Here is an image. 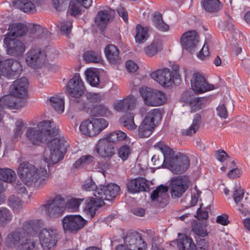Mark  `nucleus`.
Wrapping results in <instances>:
<instances>
[{"label":"nucleus","mask_w":250,"mask_h":250,"mask_svg":"<svg viewBox=\"0 0 250 250\" xmlns=\"http://www.w3.org/2000/svg\"><path fill=\"white\" fill-rule=\"evenodd\" d=\"M85 91L83 82L78 73L75 74L69 80L66 86V93L71 98H79Z\"/></svg>","instance_id":"obj_12"},{"label":"nucleus","mask_w":250,"mask_h":250,"mask_svg":"<svg viewBox=\"0 0 250 250\" xmlns=\"http://www.w3.org/2000/svg\"><path fill=\"white\" fill-rule=\"evenodd\" d=\"M192 230L196 234L199 236H205L207 235L205 226L196 225L193 227Z\"/></svg>","instance_id":"obj_58"},{"label":"nucleus","mask_w":250,"mask_h":250,"mask_svg":"<svg viewBox=\"0 0 250 250\" xmlns=\"http://www.w3.org/2000/svg\"><path fill=\"white\" fill-rule=\"evenodd\" d=\"M192 90L198 94L202 93L214 89V86L208 83L204 76L200 73L195 72L190 80Z\"/></svg>","instance_id":"obj_16"},{"label":"nucleus","mask_w":250,"mask_h":250,"mask_svg":"<svg viewBox=\"0 0 250 250\" xmlns=\"http://www.w3.org/2000/svg\"><path fill=\"white\" fill-rule=\"evenodd\" d=\"M59 129L52 121H43L40 122L36 127H29L25 136L32 145H39L47 143L59 133Z\"/></svg>","instance_id":"obj_2"},{"label":"nucleus","mask_w":250,"mask_h":250,"mask_svg":"<svg viewBox=\"0 0 250 250\" xmlns=\"http://www.w3.org/2000/svg\"><path fill=\"white\" fill-rule=\"evenodd\" d=\"M155 127L151 123L143 120L138 127V135L141 138L148 137L152 133Z\"/></svg>","instance_id":"obj_34"},{"label":"nucleus","mask_w":250,"mask_h":250,"mask_svg":"<svg viewBox=\"0 0 250 250\" xmlns=\"http://www.w3.org/2000/svg\"><path fill=\"white\" fill-rule=\"evenodd\" d=\"M209 54L208 46L205 44L200 52L197 54V57L200 59L204 60L209 56Z\"/></svg>","instance_id":"obj_59"},{"label":"nucleus","mask_w":250,"mask_h":250,"mask_svg":"<svg viewBox=\"0 0 250 250\" xmlns=\"http://www.w3.org/2000/svg\"><path fill=\"white\" fill-rule=\"evenodd\" d=\"M114 11L109 8L100 11L95 19V23L100 28H105L106 24L113 15Z\"/></svg>","instance_id":"obj_26"},{"label":"nucleus","mask_w":250,"mask_h":250,"mask_svg":"<svg viewBox=\"0 0 250 250\" xmlns=\"http://www.w3.org/2000/svg\"><path fill=\"white\" fill-rule=\"evenodd\" d=\"M94 159V157L90 155H83L75 162L73 167L77 168L82 166L90 164Z\"/></svg>","instance_id":"obj_50"},{"label":"nucleus","mask_w":250,"mask_h":250,"mask_svg":"<svg viewBox=\"0 0 250 250\" xmlns=\"http://www.w3.org/2000/svg\"><path fill=\"white\" fill-rule=\"evenodd\" d=\"M124 242L125 245L130 250H143L146 246L141 234L135 231L128 233Z\"/></svg>","instance_id":"obj_19"},{"label":"nucleus","mask_w":250,"mask_h":250,"mask_svg":"<svg viewBox=\"0 0 250 250\" xmlns=\"http://www.w3.org/2000/svg\"><path fill=\"white\" fill-rule=\"evenodd\" d=\"M104 51L107 59L111 63H116L119 62V50L115 46L109 45Z\"/></svg>","instance_id":"obj_36"},{"label":"nucleus","mask_w":250,"mask_h":250,"mask_svg":"<svg viewBox=\"0 0 250 250\" xmlns=\"http://www.w3.org/2000/svg\"><path fill=\"white\" fill-rule=\"evenodd\" d=\"M117 11L120 16L123 18L125 22H127L128 21V15L125 9L122 6H120L118 8Z\"/></svg>","instance_id":"obj_62"},{"label":"nucleus","mask_w":250,"mask_h":250,"mask_svg":"<svg viewBox=\"0 0 250 250\" xmlns=\"http://www.w3.org/2000/svg\"><path fill=\"white\" fill-rule=\"evenodd\" d=\"M50 103L54 109L59 113H62L64 111V100L58 96H53L50 98Z\"/></svg>","instance_id":"obj_42"},{"label":"nucleus","mask_w":250,"mask_h":250,"mask_svg":"<svg viewBox=\"0 0 250 250\" xmlns=\"http://www.w3.org/2000/svg\"><path fill=\"white\" fill-rule=\"evenodd\" d=\"M153 23L155 27L159 30L166 32L169 29V26L165 23L163 20L162 16L160 13L156 12L154 14Z\"/></svg>","instance_id":"obj_40"},{"label":"nucleus","mask_w":250,"mask_h":250,"mask_svg":"<svg viewBox=\"0 0 250 250\" xmlns=\"http://www.w3.org/2000/svg\"><path fill=\"white\" fill-rule=\"evenodd\" d=\"M201 122V117L200 114H196L194 115V118L191 125L187 129L182 130V134L186 136H192L199 129Z\"/></svg>","instance_id":"obj_33"},{"label":"nucleus","mask_w":250,"mask_h":250,"mask_svg":"<svg viewBox=\"0 0 250 250\" xmlns=\"http://www.w3.org/2000/svg\"><path fill=\"white\" fill-rule=\"evenodd\" d=\"M134 115L132 113H128L125 116L121 119L124 125L130 130H134L137 128V125L134 121Z\"/></svg>","instance_id":"obj_47"},{"label":"nucleus","mask_w":250,"mask_h":250,"mask_svg":"<svg viewBox=\"0 0 250 250\" xmlns=\"http://www.w3.org/2000/svg\"><path fill=\"white\" fill-rule=\"evenodd\" d=\"M120 190V188L119 186L111 183L107 186L100 185L93 195L103 201L104 200H112L118 195Z\"/></svg>","instance_id":"obj_15"},{"label":"nucleus","mask_w":250,"mask_h":250,"mask_svg":"<svg viewBox=\"0 0 250 250\" xmlns=\"http://www.w3.org/2000/svg\"><path fill=\"white\" fill-rule=\"evenodd\" d=\"M137 100L134 97L129 96L123 100L115 102L114 103L113 107L114 109L118 112H125L127 110L133 108Z\"/></svg>","instance_id":"obj_24"},{"label":"nucleus","mask_w":250,"mask_h":250,"mask_svg":"<svg viewBox=\"0 0 250 250\" xmlns=\"http://www.w3.org/2000/svg\"><path fill=\"white\" fill-rule=\"evenodd\" d=\"M202 5L206 11L210 13L217 12L222 7V4L219 0H204Z\"/></svg>","instance_id":"obj_38"},{"label":"nucleus","mask_w":250,"mask_h":250,"mask_svg":"<svg viewBox=\"0 0 250 250\" xmlns=\"http://www.w3.org/2000/svg\"><path fill=\"white\" fill-rule=\"evenodd\" d=\"M190 181L188 177L180 176L171 179L169 188L173 198H179L189 187Z\"/></svg>","instance_id":"obj_10"},{"label":"nucleus","mask_w":250,"mask_h":250,"mask_svg":"<svg viewBox=\"0 0 250 250\" xmlns=\"http://www.w3.org/2000/svg\"><path fill=\"white\" fill-rule=\"evenodd\" d=\"M9 35L4 37V46L6 48L7 54L12 56H19L23 53L25 46L23 43L17 39L10 38Z\"/></svg>","instance_id":"obj_17"},{"label":"nucleus","mask_w":250,"mask_h":250,"mask_svg":"<svg viewBox=\"0 0 250 250\" xmlns=\"http://www.w3.org/2000/svg\"><path fill=\"white\" fill-rule=\"evenodd\" d=\"M87 81L92 86H97L100 83L99 73L94 68L87 69L85 71Z\"/></svg>","instance_id":"obj_37"},{"label":"nucleus","mask_w":250,"mask_h":250,"mask_svg":"<svg viewBox=\"0 0 250 250\" xmlns=\"http://www.w3.org/2000/svg\"><path fill=\"white\" fill-rule=\"evenodd\" d=\"M88 103H94L100 101L102 99V96L99 93H87L85 95Z\"/></svg>","instance_id":"obj_55"},{"label":"nucleus","mask_w":250,"mask_h":250,"mask_svg":"<svg viewBox=\"0 0 250 250\" xmlns=\"http://www.w3.org/2000/svg\"><path fill=\"white\" fill-rule=\"evenodd\" d=\"M117 143H120L123 141H127L128 137L126 134L121 130L117 131Z\"/></svg>","instance_id":"obj_63"},{"label":"nucleus","mask_w":250,"mask_h":250,"mask_svg":"<svg viewBox=\"0 0 250 250\" xmlns=\"http://www.w3.org/2000/svg\"><path fill=\"white\" fill-rule=\"evenodd\" d=\"M86 221L79 215H69L65 216L62 220L64 230L66 232H75L83 228Z\"/></svg>","instance_id":"obj_14"},{"label":"nucleus","mask_w":250,"mask_h":250,"mask_svg":"<svg viewBox=\"0 0 250 250\" xmlns=\"http://www.w3.org/2000/svg\"><path fill=\"white\" fill-rule=\"evenodd\" d=\"M188 101L191 112H195L202 108L205 99L199 97H191Z\"/></svg>","instance_id":"obj_45"},{"label":"nucleus","mask_w":250,"mask_h":250,"mask_svg":"<svg viewBox=\"0 0 250 250\" xmlns=\"http://www.w3.org/2000/svg\"><path fill=\"white\" fill-rule=\"evenodd\" d=\"M84 60L88 62L98 63L101 61V53L99 51H87L83 56Z\"/></svg>","instance_id":"obj_46"},{"label":"nucleus","mask_w":250,"mask_h":250,"mask_svg":"<svg viewBox=\"0 0 250 250\" xmlns=\"http://www.w3.org/2000/svg\"><path fill=\"white\" fill-rule=\"evenodd\" d=\"M199 42V36L194 30H190L184 33L180 39L183 48L190 52L195 50L198 46Z\"/></svg>","instance_id":"obj_18"},{"label":"nucleus","mask_w":250,"mask_h":250,"mask_svg":"<svg viewBox=\"0 0 250 250\" xmlns=\"http://www.w3.org/2000/svg\"><path fill=\"white\" fill-rule=\"evenodd\" d=\"M22 68L20 62L14 59H9L1 61L0 75L11 78L17 76L21 72Z\"/></svg>","instance_id":"obj_11"},{"label":"nucleus","mask_w":250,"mask_h":250,"mask_svg":"<svg viewBox=\"0 0 250 250\" xmlns=\"http://www.w3.org/2000/svg\"><path fill=\"white\" fill-rule=\"evenodd\" d=\"M162 119V115L161 110L158 108H154L150 110L147 112L145 115L144 120L148 122L149 124L151 123L153 126L156 127V124Z\"/></svg>","instance_id":"obj_32"},{"label":"nucleus","mask_w":250,"mask_h":250,"mask_svg":"<svg viewBox=\"0 0 250 250\" xmlns=\"http://www.w3.org/2000/svg\"><path fill=\"white\" fill-rule=\"evenodd\" d=\"M131 148L127 145L121 146L118 150V156L123 161L126 160L131 153Z\"/></svg>","instance_id":"obj_53"},{"label":"nucleus","mask_w":250,"mask_h":250,"mask_svg":"<svg viewBox=\"0 0 250 250\" xmlns=\"http://www.w3.org/2000/svg\"><path fill=\"white\" fill-rule=\"evenodd\" d=\"M96 150L99 156L103 158L110 157L115 153L113 146L105 139L99 141Z\"/></svg>","instance_id":"obj_23"},{"label":"nucleus","mask_w":250,"mask_h":250,"mask_svg":"<svg viewBox=\"0 0 250 250\" xmlns=\"http://www.w3.org/2000/svg\"><path fill=\"white\" fill-rule=\"evenodd\" d=\"M45 60V52L39 48H33L26 54L25 62L27 65L34 68H38L42 66Z\"/></svg>","instance_id":"obj_13"},{"label":"nucleus","mask_w":250,"mask_h":250,"mask_svg":"<svg viewBox=\"0 0 250 250\" xmlns=\"http://www.w3.org/2000/svg\"><path fill=\"white\" fill-rule=\"evenodd\" d=\"M13 4L15 7L26 13L33 14L37 11V5L30 0H15Z\"/></svg>","instance_id":"obj_28"},{"label":"nucleus","mask_w":250,"mask_h":250,"mask_svg":"<svg viewBox=\"0 0 250 250\" xmlns=\"http://www.w3.org/2000/svg\"><path fill=\"white\" fill-rule=\"evenodd\" d=\"M162 49V45L161 42L154 41L149 45L145 48V52L148 56L152 57L158 51H161Z\"/></svg>","instance_id":"obj_43"},{"label":"nucleus","mask_w":250,"mask_h":250,"mask_svg":"<svg viewBox=\"0 0 250 250\" xmlns=\"http://www.w3.org/2000/svg\"><path fill=\"white\" fill-rule=\"evenodd\" d=\"M40 244L44 250L54 248L59 239L58 230L53 227L44 228L41 229L39 234Z\"/></svg>","instance_id":"obj_8"},{"label":"nucleus","mask_w":250,"mask_h":250,"mask_svg":"<svg viewBox=\"0 0 250 250\" xmlns=\"http://www.w3.org/2000/svg\"><path fill=\"white\" fill-rule=\"evenodd\" d=\"M18 174L26 185L35 186L41 188L46 185L49 174L46 168L43 167H36L28 163L20 164L18 168Z\"/></svg>","instance_id":"obj_3"},{"label":"nucleus","mask_w":250,"mask_h":250,"mask_svg":"<svg viewBox=\"0 0 250 250\" xmlns=\"http://www.w3.org/2000/svg\"><path fill=\"white\" fill-rule=\"evenodd\" d=\"M8 206L16 212H20L23 208V202L18 197L12 195L7 200Z\"/></svg>","instance_id":"obj_41"},{"label":"nucleus","mask_w":250,"mask_h":250,"mask_svg":"<svg viewBox=\"0 0 250 250\" xmlns=\"http://www.w3.org/2000/svg\"><path fill=\"white\" fill-rule=\"evenodd\" d=\"M150 77L164 87H168L173 83L172 73L167 68L154 71L150 74Z\"/></svg>","instance_id":"obj_21"},{"label":"nucleus","mask_w":250,"mask_h":250,"mask_svg":"<svg viewBox=\"0 0 250 250\" xmlns=\"http://www.w3.org/2000/svg\"><path fill=\"white\" fill-rule=\"evenodd\" d=\"M47 146L43 155V160L48 165L59 162L63 157V153L68 146L67 142L59 133L47 143Z\"/></svg>","instance_id":"obj_4"},{"label":"nucleus","mask_w":250,"mask_h":250,"mask_svg":"<svg viewBox=\"0 0 250 250\" xmlns=\"http://www.w3.org/2000/svg\"><path fill=\"white\" fill-rule=\"evenodd\" d=\"M154 147L160 150L163 154V163H165L173 173L181 174L188 168L190 161L188 157L182 154L174 156V152L163 142H159Z\"/></svg>","instance_id":"obj_1"},{"label":"nucleus","mask_w":250,"mask_h":250,"mask_svg":"<svg viewBox=\"0 0 250 250\" xmlns=\"http://www.w3.org/2000/svg\"><path fill=\"white\" fill-rule=\"evenodd\" d=\"M104 202L101 199H98V197L90 198L86 200V205L84 207V211L91 218H92L95 214L98 208L102 206Z\"/></svg>","instance_id":"obj_27"},{"label":"nucleus","mask_w":250,"mask_h":250,"mask_svg":"<svg viewBox=\"0 0 250 250\" xmlns=\"http://www.w3.org/2000/svg\"><path fill=\"white\" fill-rule=\"evenodd\" d=\"M82 188L86 191H94V193L99 187H97L92 179H89L82 186Z\"/></svg>","instance_id":"obj_56"},{"label":"nucleus","mask_w":250,"mask_h":250,"mask_svg":"<svg viewBox=\"0 0 250 250\" xmlns=\"http://www.w3.org/2000/svg\"><path fill=\"white\" fill-rule=\"evenodd\" d=\"M218 115L221 118L226 119L228 117V111L224 104H220L217 108Z\"/></svg>","instance_id":"obj_60"},{"label":"nucleus","mask_w":250,"mask_h":250,"mask_svg":"<svg viewBox=\"0 0 250 250\" xmlns=\"http://www.w3.org/2000/svg\"><path fill=\"white\" fill-rule=\"evenodd\" d=\"M76 1L80 5L85 8H89L92 3V0H76Z\"/></svg>","instance_id":"obj_64"},{"label":"nucleus","mask_w":250,"mask_h":250,"mask_svg":"<svg viewBox=\"0 0 250 250\" xmlns=\"http://www.w3.org/2000/svg\"><path fill=\"white\" fill-rule=\"evenodd\" d=\"M177 240V246L179 250H196V247L192 239L185 235Z\"/></svg>","instance_id":"obj_30"},{"label":"nucleus","mask_w":250,"mask_h":250,"mask_svg":"<svg viewBox=\"0 0 250 250\" xmlns=\"http://www.w3.org/2000/svg\"><path fill=\"white\" fill-rule=\"evenodd\" d=\"M79 5L80 4H79L78 3H76V2L74 1H71L70 2L69 6V10L71 15L76 16L81 13V10Z\"/></svg>","instance_id":"obj_57"},{"label":"nucleus","mask_w":250,"mask_h":250,"mask_svg":"<svg viewBox=\"0 0 250 250\" xmlns=\"http://www.w3.org/2000/svg\"><path fill=\"white\" fill-rule=\"evenodd\" d=\"M70 103L76 108L82 110L85 108L89 107V104L87 101H85L81 98H74L70 100Z\"/></svg>","instance_id":"obj_49"},{"label":"nucleus","mask_w":250,"mask_h":250,"mask_svg":"<svg viewBox=\"0 0 250 250\" xmlns=\"http://www.w3.org/2000/svg\"><path fill=\"white\" fill-rule=\"evenodd\" d=\"M126 68L130 72H135L138 69V66L136 63L132 61H127L125 63Z\"/></svg>","instance_id":"obj_61"},{"label":"nucleus","mask_w":250,"mask_h":250,"mask_svg":"<svg viewBox=\"0 0 250 250\" xmlns=\"http://www.w3.org/2000/svg\"><path fill=\"white\" fill-rule=\"evenodd\" d=\"M167 188L166 186L161 185L153 191L151 195L152 201L162 203L163 200L167 197Z\"/></svg>","instance_id":"obj_31"},{"label":"nucleus","mask_w":250,"mask_h":250,"mask_svg":"<svg viewBox=\"0 0 250 250\" xmlns=\"http://www.w3.org/2000/svg\"><path fill=\"white\" fill-rule=\"evenodd\" d=\"M136 34L135 36L136 42L138 43L144 42L148 37V28L138 24L136 27Z\"/></svg>","instance_id":"obj_39"},{"label":"nucleus","mask_w":250,"mask_h":250,"mask_svg":"<svg viewBox=\"0 0 250 250\" xmlns=\"http://www.w3.org/2000/svg\"><path fill=\"white\" fill-rule=\"evenodd\" d=\"M9 32L4 35H9L10 38L17 39L19 37L24 35L27 32L26 25L22 23H14L10 25L8 27Z\"/></svg>","instance_id":"obj_29"},{"label":"nucleus","mask_w":250,"mask_h":250,"mask_svg":"<svg viewBox=\"0 0 250 250\" xmlns=\"http://www.w3.org/2000/svg\"><path fill=\"white\" fill-rule=\"evenodd\" d=\"M44 208L49 217H58L62 214L65 209V201L63 197L58 195L53 199L49 200L44 205Z\"/></svg>","instance_id":"obj_9"},{"label":"nucleus","mask_w":250,"mask_h":250,"mask_svg":"<svg viewBox=\"0 0 250 250\" xmlns=\"http://www.w3.org/2000/svg\"><path fill=\"white\" fill-rule=\"evenodd\" d=\"M16 178L15 172L11 169L0 168V179L4 182L11 183Z\"/></svg>","instance_id":"obj_44"},{"label":"nucleus","mask_w":250,"mask_h":250,"mask_svg":"<svg viewBox=\"0 0 250 250\" xmlns=\"http://www.w3.org/2000/svg\"><path fill=\"white\" fill-rule=\"evenodd\" d=\"M12 218L9 210L5 208H0V219L4 225L10 222Z\"/></svg>","instance_id":"obj_52"},{"label":"nucleus","mask_w":250,"mask_h":250,"mask_svg":"<svg viewBox=\"0 0 250 250\" xmlns=\"http://www.w3.org/2000/svg\"><path fill=\"white\" fill-rule=\"evenodd\" d=\"M128 190L131 193L144 191L148 188L146 180L143 177H139L129 181L127 184Z\"/></svg>","instance_id":"obj_25"},{"label":"nucleus","mask_w":250,"mask_h":250,"mask_svg":"<svg viewBox=\"0 0 250 250\" xmlns=\"http://www.w3.org/2000/svg\"><path fill=\"white\" fill-rule=\"evenodd\" d=\"M12 95H5L0 99V105L2 109L8 108L10 109H19L26 105V102L24 100L16 98Z\"/></svg>","instance_id":"obj_22"},{"label":"nucleus","mask_w":250,"mask_h":250,"mask_svg":"<svg viewBox=\"0 0 250 250\" xmlns=\"http://www.w3.org/2000/svg\"><path fill=\"white\" fill-rule=\"evenodd\" d=\"M244 196V191L241 188H236L234 191L233 198L237 205L238 209L244 215L248 213V209L245 208V206L240 202L243 199Z\"/></svg>","instance_id":"obj_35"},{"label":"nucleus","mask_w":250,"mask_h":250,"mask_svg":"<svg viewBox=\"0 0 250 250\" xmlns=\"http://www.w3.org/2000/svg\"><path fill=\"white\" fill-rule=\"evenodd\" d=\"M83 199H71L67 202H65V208L72 211H77Z\"/></svg>","instance_id":"obj_51"},{"label":"nucleus","mask_w":250,"mask_h":250,"mask_svg":"<svg viewBox=\"0 0 250 250\" xmlns=\"http://www.w3.org/2000/svg\"><path fill=\"white\" fill-rule=\"evenodd\" d=\"M5 243L7 247L16 250H39V244L28 239L23 230H18L10 233L7 236Z\"/></svg>","instance_id":"obj_5"},{"label":"nucleus","mask_w":250,"mask_h":250,"mask_svg":"<svg viewBox=\"0 0 250 250\" xmlns=\"http://www.w3.org/2000/svg\"><path fill=\"white\" fill-rule=\"evenodd\" d=\"M107 125L108 123L104 119L92 118L83 121L79 128L83 135L93 137L99 134Z\"/></svg>","instance_id":"obj_7"},{"label":"nucleus","mask_w":250,"mask_h":250,"mask_svg":"<svg viewBox=\"0 0 250 250\" xmlns=\"http://www.w3.org/2000/svg\"><path fill=\"white\" fill-rule=\"evenodd\" d=\"M28 79L22 77L15 81L11 86L12 95L18 98L24 100L27 97Z\"/></svg>","instance_id":"obj_20"},{"label":"nucleus","mask_w":250,"mask_h":250,"mask_svg":"<svg viewBox=\"0 0 250 250\" xmlns=\"http://www.w3.org/2000/svg\"><path fill=\"white\" fill-rule=\"evenodd\" d=\"M26 128V124L21 120H18L15 123L14 128V138L20 137L23 133Z\"/></svg>","instance_id":"obj_48"},{"label":"nucleus","mask_w":250,"mask_h":250,"mask_svg":"<svg viewBox=\"0 0 250 250\" xmlns=\"http://www.w3.org/2000/svg\"><path fill=\"white\" fill-rule=\"evenodd\" d=\"M139 92L144 104L147 106H161L167 100L166 94L159 90L146 87L140 88Z\"/></svg>","instance_id":"obj_6"},{"label":"nucleus","mask_w":250,"mask_h":250,"mask_svg":"<svg viewBox=\"0 0 250 250\" xmlns=\"http://www.w3.org/2000/svg\"><path fill=\"white\" fill-rule=\"evenodd\" d=\"M72 26V23L70 20L62 21L60 23V25H58L61 33L64 35L69 34L71 30Z\"/></svg>","instance_id":"obj_54"}]
</instances>
